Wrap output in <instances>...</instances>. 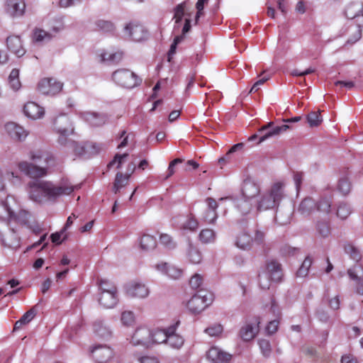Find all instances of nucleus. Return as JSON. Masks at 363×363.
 Wrapping results in <instances>:
<instances>
[{"mask_svg": "<svg viewBox=\"0 0 363 363\" xmlns=\"http://www.w3.org/2000/svg\"><path fill=\"white\" fill-rule=\"evenodd\" d=\"M207 358L213 363H229L231 355L217 347H211L207 352Z\"/></svg>", "mask_w": 363, "mask_h": 363, "instance_id": "nucleus-18", "label": "nucleus"}, {"mask_svg": "<svg viewBox=\"0 0 363 363\" xmlns=\"http://www.w3.org/2000/svg\"><path fill=\"white\" fill-rule=\"evenodd\" d=\"M130 135V134L126 135V130H125L120 133V138H123V140L118 145V149H122L128 145Z\"/></svg>", "mask_w": 363, "mask_h": 363, "instance_id": "nucleus-62", "label": "nucleus"}, {"mask_svg": "<svg viewBox=\"0 0 363 363\" xmlns=\"http://www.w3.org/2000/svg\"><path fill=\"white\" fill-rule=\"evenodd\" d=\"M121 321L125 325H131L135 322V316L132 311H124L121 314Z\"/></svg>", "mask_w": 363, "mask_h": 363, "instance_id": "nucleus-50", "label": "nucleus"}, {"mask_svg": "<svg viewBox=\"0 0 363 363\" xmlns=\"http://www.w3.org/2000/svg\"><path fill=\"white\" fill-rule=\"evenodd\" d=\"M315 209V202L311 198H305L299 204L298 211L303 216L310 215Z\"/></svg>", "mask_w": 363, "mask_h": 363, "instance_id": "nucleus-27", "label": "nucleus"}, {"mask_svg": "<svg viewBox=\"0 0 363 363\" xmlns=\"http://www.w3.org/2000/svg\"><path fill=\"white\" fill-rule=\"evenodd\" d=\"M223 326L220 324H215L207 328L205 332L210 336H218L223 332Z\"/></svg>", "mask_w": 363, "mask_h": 363, "instance_id": "nucleus-51", "label": "nucleus"}, {"mask_svg": "<svg viewBox=\"0 0 363 363\" xmlns=\"http://www.w3.org/2000/svg\"><path fill=\"white\" fill-rule=\"evenodd\" d=\"M303 179V173L301 172H296L294 173V180L295 182L297 191L301 189V186Z\"/></svg>", "mask_w": 363, "mask_h": 363, "instance_id": "nucleus-59", "label": "nucleus"}, {"mask_svg": "<svg viewBox=\"0 0 363 363\" xmlns=\"http://www.w3.org/2000/svg\"><path fill=\"white\" fill-rule=\"evenodd\" d=\"M5 130L8 135L17 140H24L27 135V131L21 125L14 122H9L5 125Z\"/></svg>", "mask_w": 363, "mask_h": 363, "instance_id": "nucleus-20", "label": "nucleus"}, {"mask_svg": "<svg viewBox=\"0 0 363 363\" xmlns=\"http://www.w3.org/2000/svg\"><path fill=\"white\" fill-rule=\"evenodd\" d=\"M113 80L119 86L132 89L139 85L142 79L129 69L121 68L116 70L112 74Z\"/></svg>", "mask_w": 363, "mask_h": 363, "instance_id": "nucleus-6", "label": "nucleus"}, {"mask_svg": "<svg viewBox=\"0 0 363 363\" xmlns=\"http://www.w3.org/2000/svg\"><path fill=\"white\" fill-rule=\"evenodd\" d=\"M128 157V153H123L122 155L116 154L113 159L108 164L107 167L111 169L115 167L116 169H120L122 164L126 161Z\"/></svg>", "mask_w": 363, "mask_h": 363, "instance_id": "nucleus-40", "label": "nucleus"}, {"mask_svg": "<svg viewBox=\"0 0 363 363\" xmlns=\"http://www.w3.org/2000/svg\"><path fill=\"white\" fill-rule=\"evenodd\" d=\"M126 293L133 298H144L149 295L150 291L145 284L138 281H133L127 286Z\"/></svg>", "mask_w": 363, "mask_h": 363, "instance_id": "nucleus-13", "label": "nucleus"}, {"mask_svg": "<svg viewBox=\"0 0 363 363\" xmlns=\"http://www.w3.org/2000/svg\"><path fill=\"white\" fill-rule=\"evenodd\" d=\"M279 324V319L276 318L270 321L266 327V330L268 334H274L277 332Z\"/></svg>", "mask_w": 363, "mask_h": 363, "instance_id": "nucleus-57", "label": "nucleus"}, {"mask_svg": "<svg viewBox=\"0 0 363 363\" xmlns=\"http://www.w3.org/2000/svg\"><path fill=\"white\" fill-rule=\"evenodd\" d=\"M252 242L253 239L251 235L243 231L237 236L235 245L240 249L247 250L251 247Z\"/></svg>", "mask_w": 363, "mask_h": 363, "instance_id": "nucleus-29", "label": "nucleus"}, {"mask_svg": "<svg viewBox=\"0 0 363 363\" xmlns=\"http://www.w3.org/2000/svg\"><path fill=\"white\" fill-rule=\"evenodd\" d=\"M352 213L350 206L345 203H341L337 208L336 215L342 220L346 219Z\"/></svg>", "mask_w": 363, "mask_h": 363, "instance_id": "nucleus-43", "label": "nucleus"}, {"mask_svg": "<svg viewBox=\"0 0 363 363\" xmlns=\"http://www.w3.org/2000/svg\"><path fill=\"white\" fill-rule=\"evenodd\" d=\"M199 228V221L192 213L186 216L185 221L180 225L179 228L184 230H189L191 232L196 231Z\"/></svg>", "mask_w": 363, "mask_h": 363, "instance_id": "nucleus-33", "label": "nucleus"}, {"mask_svg": "<svg viewBox=\"0 0 363 363\" xmlns=\"http://www.w3.org/2000/svg\"><path fill=\"white\" fill-rule=\"evenodd\" d=\"M351 184L348 179L342 178L339 180L337 184L338 191L343 195H347L350 191Z\"/></svg>", "mask_w": 363, "mask_h": 363, "instance_id": "nucleus-47", "label": "nucleus"}, {"mask_svg": "<svg viewBox=\"0 0 363 363\" xmlns=\"http://www.w3.org/2000/svg\"><path fill=\"white\" fill-rule=\"evenodd\" d=\"M129 179L130 177L123 174L122 172H118L116 174V177L113 184V192L114 194L119 193L121 190L128 184Z\"/></svg>", "mask_w": 363, "mask_h": 363, "instance_id": "nucleus-26", "label": "nucleus"}, {"mask_svg": "<svg viewBox=\"0 0 363 363\" xmlns=\"http://www.w3.org/2000/svg\"><path fill=\"white\" fill-rule=\"evenodd\" d=\"M80 117L94 127L101 126L104 125L107 121V116L105 114L93 111L82 112Z\"/></svg>", "mask_w": 363, "mask_h": 363, "instance_id": "nucleus-14", "label": "nucleus"}, {"mask_svg": "<svg viewBox=\"0 0 363 363\" xmlns=\"http://www.w3.org/2000/svg\"><path fill=\"white\" fill-rule=\"evenodd\" d=\"M98 284L101 292H118L116 286L108 280L101 279Z\"/></svg>", "mask_w": 363, "mask_h": 363, "instance_id": "nucleus-45", "label": "nucleus"}, {"mask_svg": "<svg viewBox=\"0 0 363 363\" xmlns=\"http://www.w3.org/2000/svg\"><path fill=\"white\" fill-rule=\"evenodd\" d=\"M36 315V310L35 308H32L30 310H28L27 312H26L23 316L17 320L13 327L14 330H17L21 329L23 325L28 324L30 323L35 316Z\"/></svg>", "mask_w": 363, "mask_h": 363, "instance_id": "nucleus-31", "label": "nucleus"}, {"mask_svg": "<svg viewBox=\"0 0 363 363\" xmlns=\"http://www.w3.org/2000/svg\"><path fill=\"white\" fill-rule=\"evenodd\" d=\"M160 242L165 247H167L169 249H173L176 246V244L173 240L172 236L167 233H162L160 235Z\"/></svg>", "mask_w": 363, "mask_h": 363, "instance_id": "nucleus-49", "label": "nucleus"}, {"mask_svg": "<svg viewBox=\"0 0 363 363\" xmlns=\"http://www.w3.org/2000/svg\"><path fill=\"white\" fill-rule=\"evenodd\" d=\"M212 294L204 291H200L194 295L186 303L189 311L194 315L199 314L212 303Z\"/></svg>", "mask_w": 363, "mask_h": 363, "instance_id": "nucleus-7", "label": "nucleus"}, {"mask_svg": "<svg viewBox=\"0 0 363 363\" xmlns=\"http://www.w3.org/2000/svg\"><path fill=\"white\" fill-rule=\"evenodd\" d=\"M199 240L203 244L212 243L216 240V233L211 228H203L199 234Z\"/></svg>", "mask_w": 363, "mask_h": 363, "instance_id": "nucleus-35", "label": "nucleus"}, {"mask_svg": "<svg viewBox=\"0 0 363 363\" xmlns=\"http://www.w3.org/2000/svg\"><path fill=\"white\" fill-rule=\"evenodd\" d=\"M140 246L141 250L144 251L154 250L157 246L156 239L152 235L145 234L140 238Z\"/></svg>", "mask_w": 363, "mask_h": 363, "instance_id": "nucleus-32", "label": "nucleus"}, {"mask_svg": "<svg viewBox=\"0 0 363 363\" xmlns=\"http://www.w3.org/2000/svg\"><path fill=\"white\" fill-rule=\"evenodd\" d=\"M318 234L322 238L328 237L330 233V228L328 222H318L316 225Z\"/></svg>", "mask_w": 363, "mask_h": 363, "instance_id": "nucleus-48", "label": "nucleus"}, {"mask_svg": "<svg viewBox=\"0 0 363 363\" xmlns=\"http://www.w3.org/2000/svg\"><path fill=\"white\" fill-rule=\"evenodd\" d=\"M307 121L311 127L318 126L321 122L322 118L320 111H313L308 113L307 116Z\"/></svg>", "mask_w": 363, "mask_h": 363, "instance_id": "nucleus-46", "label": "nucleus"}, {"mask_svg": "<svg viewBox=\"0 0 363 363\" xmlns=\"http://www.w3.org/2000/svg\"><path fill=\"white\" fill-rule=\"evenodd\" d=\"M312 258L309 256L306 257L303 260L301 266L296 272V276L299 277H305L308 275L309 269L312 264Z\"/></svg>", "mask_w": 363, "mask_h": 363, "instance_id": "nucleus-41", "label": "nucleus"}, {"mask_svg": "<svg viewBox=\"0 0 363 363\" xmlns=\"http://www.w3.org/2000/svg\"><path fill=\"white\" fill-rule=\"evenodd\" d=\"M52 38V35L45 30L35 28L33 30V40L37 43L48 41Z\"/></svg>", "mask_w": 363, "mask_h": 363, "instance_id": "nucleus-39", "label": "nucleus"}, {"mask_svg": "<svg viewBox=\"0 0 363 363\" xmlns=\"http://www.w3.org/2000/svg\"><path fill=\"white\" fill-rule=\"evenodd\" d=\"M97 30L104 33H111L115 30L113 23L108 21L99 20L96 22Z\"/></svg>", "mask_w": 363, "mask_h": 363, "instance_id": "nucleus-42", "label": "nucleus"}, {"mask_svg": "<svg viewBox=\"0 0 363 363\" xmlns=\"http://www.w3.org/2000/svg\"><path fill=\"white\" fill-rule=\"evenodd\" d=\"M259 347L264 356L269 355L271 351V345L268 340H259Z\"/></svg>", "mask_w": 363, "mask_h": 363, "instance_id": "nucleus-56", "label": "nucleus"}, {"mask_svg": "<svg viewBox=\"0 0 363 363\" xmlns=\"http://www.w3.org/2000/svg\"><path fill=\"white\" fill-rule=\"evenodd\" d=\"M53 129L59 134V142L64 143L66 138L73 133V128L69 117L65 114L57 116L53 122Z\"/></svg>", "mask_w": 363, "mask_h": 363, "instance_id": "nucleus-9", "label": "nucleus"}, {"mask_svg": "<svg viewBox=\"0 0 363 363\" xmlns=\"http://www.w3.org/2000/svg\"><path fill=\"white\" fill-rule=\"evenodd\" d=\"M266 274L272 281L280 282L283 277L281 264L276 259H269L266 262Z\"/></svg>", "mask_w": 363, "mask_h": 363, "instance_id": "nucleus-12", "label": "nucleus"}, {"mask_svg": "<svg viewBox=\"0 0 363 363\" xmlns=\"http://www.w3.org/2000/svg\"><path fill=\"white\" fill-rule=\"evenodd\" d=\"M156 269L167 274L169 277L173 279H178L183 275V270L173 265H169L167 262H162L156 264Z\"/></svg>", "mask_w": 363, "mask_h": 363, "instance_id": "nucleus-22", "label": "nucleus"}, {"mask_svg": "<svg viewBox=\"0 0 363 363\" xmlns=\"http://www.w3.org/2000/svg\"><path fill=\"white\" fill-rule=\"evenodd\" d=\"M341 363H358V362L352 355L345 354L342 357Z\"/></svg>", "mask_w": 363, "mask_h": 363, "instance_id": "nucleus-64", "label": "nucleus"}, {"mask_svg": "<svg viewBox=\"0 0 363 363\" xmlns=\"http://www.w3.org/2000/svg\"><path fill=\"white\" fill-rule=\"evenodd\" d=\"M184 11H185L184 4H180L175 8L174 18L175 19L176 23H179L182 21V19L184 15Z\"/></svg>", "mask_w": 363, "mask_h": 363, "instance_id": "nucleus-53", "label": "nucleus"}, {"mask_svg": "<svg viewBox=\"0 0 363 363\" xmlns=\"http://www.w3.org/2000/svg\"><path fill=\"white\" fill-rule=\"evenodd\" d=\"M167 337V329H156L151 331V346L154 344L166 343Z\"/></svg>", "mask_w": 363, "mask_h": 363, "instance_id": "nucleus-36", "label": "nucleus"}, {"mask_svg": "<svg viewBox=\"0 0 363 363\" xmlns=\"http://www.w3.org/2000/svg\"><path fill=\"white\" fill-rule=\"evenodd\" d=\"M243 146H244L243 143H237V144L233 145L230 147V149L227 152L225 155L223 157H220L218 160V163L220 164V165L222 167L225 163H227L230 159V155L239 150H242Z\"/></svg>", "mask_w": 363, "mask_h": 363, "instance_id": "nucleus-44", "label": "nucleus"}, {"mask_svg": "<svg viewBox=\"0 0 363 363\" xmlns=\"http://www.w3.org/2000/svg\"><path fill=\"white\" fill-rule=\"evenodd\" d=\"M151 330L146 327H138L130 339L134 346H142L145 348L151 347Z\"/></svg>", "mask_w": 363, "mask_h": 363, "instance_id": "nucleus-10", "label": "nucleus"}, {"mask_svg": "<svg viewBox=\"0 0 363 363\" xmlns=\"http://www.w3.org/2000/svg\"><path fill=\"white\" fill-rule=\"evenodd\" d=\"M118 292H100L99 303L105 308H112L118 303Z\"/></svg>", "mask_w": 363, "mask_h": 363, "instance_id": "nucleus-24", "label": "nucleus"}, {"mask_svg": "<svg viewBox=\"0 0 363 363\" xmlns=\"http://www.w3.org/2000/svg\"><path fill=\"white\" fill-rule=\"evenodd\" d=\"M25 9L26 4L23 0H6V12L13 17L22 16Z\"/></svg>", "mask_w": 363, "mask_h": 363, "instance_id": "nucleus-23", "label": "nucleus"}, {"mask_svg": "<svg viewBox=\"0 0 363 363\" xmlns=\"http://www.w3.org/2000/svg\"><path fill=\"white\" fill-rule=\"evenodd\" d=\"M186 257L189 262L194 264H199L202 260L201 252L197 248V247L193 245L191 242L189 244L186 252Z\"/></svg>", "mask_w": 363, "mask_h": 363, "instance_id": "nucleus-28", "label": "nucleus"}, {"mask_svg": "<svg viewBox=\"0 0 363 363\" xmlns=\"http://www.w3.org/2000/svg\"><path fill=\"white\" fill-rule=\"evenodd\" d=\"M283 197L282 184L276 183L271 190L264 194L257 203V211H265L274 208Z\"/></svg>", "mask_w": 363, "mask_h": 363, "instance_id": "nucleus-3", "label": "nucleus"}, {"mask_svg": "<svg viewBox=\"0 0 363 363\" xmlns=\"http://www.w3.org/2000/svg\"><path fill=\"white\" fill-rule=\"evenodd\" d=\"M259 191V186L255 182L251 179L244 181L242 187V193L245 199L240 201L238 203V208L242 214H247L250 211L252 206L249 204L247 200L257 196Z\"/></svg>", "mask_w": 363, "mask_h": 363, "instance_id": "nucleus-5", "label": "nucleus"}, {"mask_svg": "<svg viewBox=\"0 0 363 363\" xmlns=\"http://www.w3.org/2000/svg\"><path fill=\"white\" fill-rule=\"evenodd\" d=\"M183 160L180 158H176L170 162L168 169H167V174L165 177V179H169L175 173V166L178 164L182 163Z\"/></svg>", "mask_w": 363, "mask_h": 363, "instance_id": "nucleus-55", "label": "nucleus"}, {"mask_svg": "<svg viewBox=\"0 0 363 363\" xmlns=\"http://www.w3.org/2000/svg\"><path fill=\"white\" fill-rule=\"evenodd\" d=\"M218 218L217 212L213 210H206L203 220L208 224H214Z\"/></svg>", "mask_w": 363, "mask_h": 363, "instance_id": "nucleus-52", "label": "nucleus"}, {"mask_svg": "<svg viewBox=\"0 0 363 363\" xmlns=\"http://www.w3.org/2000/svg\"><path fill=\"white\" fill-rule=\"evenodd\" d=\"M270 311L274 314V315L276 317V318L280 319L281 318V311L279 309V307L274 299H272L271 301V307Z\"/></svg>", "mask_w": 363, "mask_h": 363, "instance_id": "nucleus-60", "label": "nucleus"}, {"mask_svg": "<svg viewBox=\"0 0 363 363\" xmlns=\"http://www.w3.org/2000/svg\"><path fill=\"white\" fill-rule=\"evenodd\" d=\"M180 321L177 320L176 323L167 328V337L166 344L174 349H179L184 342L183 337L175 333L177 327L179 325Z\"/></svg>", "mask_w": 363, "mask_h": 363, "instance_id": "nucleus-15", "label": "nucleus"}, {"mask_svg": "<svg viewBox=\"0 0 363 363\" xmlns=\"http://www.w3.org/2000/svg\"><path fill=\"white\" fill-rule=\"evenodd\" d=\"M363 12V4L359 1L349 3L345 9V15L347 18L353 19Z\"/></svg>", "mask_w": 363, "mask_h": 363, "instance_id": "nucleus-25", "label": "nucleus"}, {"mask_svg": "<svg viewBox=\"0 0 363 363\" xmlns=\"http://www.w3.org/2000/svg\"><path fill=\"white\" fill-rule=\"evenodd\" d=\"M331 204V198L323 197L315 203V209L321 213L328 214L330 212Z\"/></svg>", "mask_w": 363, "mask_h": 363, "instance_id": "nucleus-37", "label": "nucleus"}, {"mask_svg": "<svg viewBox=\"0 0 363 363\" xmlns=\"http://www.w3.org/2000/svg\"><path fill=\"white\" fill-rule=\"evenodd\" d=\"M125 32L133 40L141 41L147 36V31L143 26L138 23H130L125 28Z\"/></svg>", "mask_w": 363, "mask_h": 363, "instance_id": "nucleus-16", "label": "nucleus"}, {"mask_svg": "<svg viewBox=\"0 0 363 363\" xmlns=\"http://www.w3.org/2000/svg\"><path fill=\"white\" fill-rule=\"evenodd\" d=\"M0 242L6 247L16 250L21 246V238L14 229L9 227V221L0 219Z\"/></svg>", "mask_w": 363, "mask_h": 363, "instance_id": "nucleus-4", "label": "nucleus"}, {"mask_svg": "<svg viewBox=\"0 0 363 363\" xmlns=\"http://www.w3.org/2000/svg\"><path fill=\"white\" fill-rule=\"evenodd\" d=\"M123 57V52L121 51H116L114 52H109L103 51L100 54L101 62H108L113 64L118 63Z\"/></svg>", "mask_w": 363, "mask_h": 363, "instance_id": "nucleus-30", "label": "nucleus"}, {"mask_svg": "<svg viewBox=\"0 0 363 363\" xmlns=\"http://www.w3.org/2000/svg\"><path fill=\"white\" fill-rule=\"evenodd\" d=\"M92 357L98 363H106L113 355L112 349L107 346H98L92 350Z\"/></svg>", "mask_w": 363, "mask_h": 363, "instance_id": "nucleus-19", "label": "nucleus"}, {"mask_svg": "<svg viewBox=\"0 0 363 363\" xmlns=\"http://www.w3.org/2000/svg\"><path fill=\"white\" fill-rule=\"evenodd\" d=\"M23 113L28 118L37 120L43 117L45 110L37 103L28 101L23 106Z\"/></svg>", "mask_w": 363, "mask_h": 363, "instance_id": "nucleus-17", "label": "nucleus"}, {"mask_svg": "<svg viewBox=\"0 0 363 363\" xmlns=\"http://www.w3.org/2000/svg\"><path fill=\"white\" fill-rule=\"evenodd\" d=\"M140 363H159V361L155 357L144 356L139 359Z\"/></svg>", "mask_w": 363, "mask_h": 363, "instance_id": "nucleus-63", "label": "nucleus"}, {"mask_svg": "<svg viewBox=\"0 0 363 363\" xmlns=\"http://www.w3.org/2000/svg\"><path fill=\"white\" fill-rule=\"evenodd\" d=\"M345 253L350 255V258L356 262H358L362 258V255L358 248H357L352 243L347 242L344 245Z\"/></svg>", "mask_w": 363, "mask_h": 363, "instance_id": "nucleus-38", "label": "nucleus"}, {"mask_svg": "<svg viewBox=\"0 0 363 363\" xmlns=\"http://www.w3.org/2000/svg\"><path fill=\"white\" fill-rule=\"evenodd\" d=\"M270 281H272L271 279L268 276H267V274L264 276H262V275L259 276V286L262 289H269Z\"/></svg>", "mask_w": 363, "mask_h": 363, "instance_id": "nucleus-58", "label": "nucleus"}, {"mask_svg": "<svg viewBox=\"0 0 363 363\" xmlns=\"http://www.w3.org/2000/svg\"><path fill=\"white\" fill-rule=\"evenodd\" d=\"M63 84L54 78H43L38 84V91L46 95H55L62 89Z\"/></svg>", "mask_w": 363, "mask_h": 363, "instance_id": "nucleus-11", "label": "nucleus"}, {"mask_svg": "<svg viewBox=\"0 0 363 363\" xmlns=\"http://www.w3.org/2000/svg\"><path fill=\"white\" fill-rule=\"evenodd\" d=\"M257 331L258 326L253 327L250 324H247L240 329V335L243 340L250 341L255 337Z\"/></svg>", "mask_w": 363, "mask_h": 363, "instance_id": "nucleus-34", "label": "nucleus"}, {"mask_svg": "<svg viewBox=\"0 0 363 363\" xmlns=\"http://www.w3.org/2000/svg\"><path fill=\"white\" fill-rule=\"evenodd\" d=\"M6 45L8 49L15 54L17 57H22L26 50L23 48L21 39L18 35H11L6 39Z\"/></svg>", "mask_w": 363, "mask_h": 363, "instance_id": "nucleus-21", "label": "nucleus"}, {"mask_svg": "<svg viewBox=\"0 0 363 363\" xmlns=\"http://www.w3.org/2000/svg\"><path fill=\"white\" fill-rule=\"evenodd\" d=\"M289 128L288 125H274L272 122L268 123L267 125L262 126L259 130V134H254L251 135L249 138V141H253L256 140L259 137V141L257 144L261 143L265 140L272 137L274 135H278L281 133L286 131Z\"/></svg>", "mask_w": 363, "mask_h": 363, "instance_id": "nucleus-8", "label": "nucleus"}, {"mask_svg": "<svg viewBox=\"0 0 363 363\" xmlns=\"http://www.w3.org/2000/svg\"><path fill=\"white\" fill-rule=\"evenodd\" d=\"M29 159L35 163L45 164L39 167L26 161H22L18 164V167L21 172L34 179L46 176L48 168L55 163L54 157L50 153L41 150L30 151Z\"/></svg>", "mask_w": 363, "mask_h": 363, "instance_id": "nucleus-2", "label": "nucleus"}, {"mask_svg": "<svg viewBox=\"0 0 363 363\" xmlns=\"http://www.w3.org/2000/svg\"><path fill=\"white\" fill-rule=\"evenodd\" d=\"M30 199L35 202L40 203L44 199L55 200L62 195H69L79 186H73L68 182H65L59 186H55L48 182H31L28 184Z\"/></svg>", "mask_w": 363, "mask_h": 363, "instance_id": "nucleus-1", "label": "nucleus"}, {"mask_svg": "<svg viewBox=\"0 0 363 363\" xmlns=\"http://www.w3.org/2000/svg\"><path fill=\"white\" fill-rule=\"evenodd\" d=\"M208 0H198L196 8L197 9V13L196 15V21L200 18V16L203 14V10L204 8V4L208 2Z\"/></svg>", "mask_w": 363, "mask_h": 363, "instance_id": "nucleus-61", "label": "nucleus"}, {"mask_svg": "<svg viewBox=\"0 0 363 363\" xmlns=\"http://www.w3.org/2000/svg\"><path fill=\"white\" fill-rule=\"evenodd\" d=\"M203 283V278L199 274H195L189 280V285L194 289H199Z\"/></svg>", "mask_w": 363, "mask_h": 363, "instance_id": "nucleus-54", "label": "nucleus"}]
</instances>
